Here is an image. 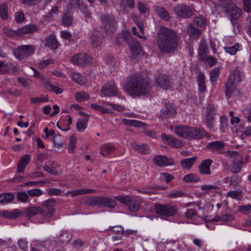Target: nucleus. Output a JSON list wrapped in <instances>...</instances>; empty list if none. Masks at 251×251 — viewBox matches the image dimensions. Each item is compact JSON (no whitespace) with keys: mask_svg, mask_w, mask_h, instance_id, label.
Listing matches in <instances>:
<instances>
[{"mask_svg":"<svg viewBox=\"0 0 251 251\" xmlns=\"http://www.w3.org/2000/svg\"><path fill=\"white\" fill-rule=\"evenodd\" d=\"M151 86L147 78L140 74L131 75L127 78L126 90L132 96H140L149 93Z\"/></svg>","mask_w":251,"mask_h":251,"instance_id":"nucleus-1","label":"nucleus"},{"mask_svg":"<svg viewBox=\"0 0 251 251\" xmlns=\"http://www.w3.org/2000/svg\"><path fill=\"white\" fill-rule=\"evenodd\" d=\"M176 34L172 30L162 27L158 33L157 44L160 51L169 53L175 50L177 47Z\"/></svg>","mask_w":251,"mask_h":251,"instance_id":"nucleus-2","label":"nucleus"},{"mask_svg":"<svg viewBox=\"0 0 251 251\" xmlns=\"http://www.w3.org/2000/svg\"><path fill=\"white\" fill-rule=\"evenodd\" d=\"M175 133L179 137L189 140L200 139L203 136L210 135L204 129L191 127L184 125H178L175 127Z\"/></svg>","mask_w":251,"mask_h":251,"instance_id":"nucleus-3","label":"nucleus"},{"mask_svg":"<svg viewBox=\"0 0 251 251\" xmlns=\"http://www.w3.org/2000/svg\"><path fill=\"white\" fill-rule=\"evenodd\" d=\"M154 211L162 219L167 220L168 217L175 216L177 209L176 206L170 204L157 203L154 205Z\"/></svg>","mask_w":251,"mask_h":251,"instance_id":"nucleus-4","label":"nucleus"},{"mask_svg":"<svg viewBox=\"0 0 251 251\" xmlns=\"http://www.w3.org/2000/svg\"><path fill=\"white\" fill-rule=\"evenodd\" d=\"M103 28L107 35L113 34L116 30V22L112 15H103L100 17Z\"/></svg>","mask_w":251,"mask_h":251,"instance_id":"nucleus-5","label":"nucleus"},{"mask_svg":"<svg viewBox=\"0 0 251 251\" xmlns=\"http://www.w3.org/2000/svg\"><path fill=\"white\" fill-rule=\"evenodd\" d=\"M227 155L233 159L230 164V170L234 174L239 173L242 168V158L239 152L234 151H230L227 153Z\"/></svg>","mask_w":251,"mask_h":251,"instance_id":"nucleus-6","label":"nucleus"},{"mask_svg":"<svg viewBox=\"0 0 251 251\" xmlns=\"http://www.w3.org/2000/svg\"><path fill=\"white\" fill-rule=\"evenodd\" d=\"M156 85L164 90L171 89L173 86V82L172 78L168 75L159 74L154 77Z\"/></svg>","mask_w":251,"mask_h":251,"instance_id":"nucleus-7","label":"nucleus"},{"mask_svg":"<svg viewBox=\"0 0 251 251\" xmlns=\"http://www.w3.org/2000/svg\"><path fill=\"white\" fill-rule=\"evenodd\" d=\"M115 199L121 203L127 205L129 209L132 212H137L140 209L139 201L129 196H117Z\"/></svg>","mask_w":251,"mask_h":251,"instance_id":"nucleus-8","label":"nucleus"},{"mask_svg":"<svg viewBox=\"0 0 251 251\" xmlns=\"http://www.w3.org/2000/svg\"><path fill=\"white\" fill-rule=\"evenodd\" d=\"M35 50V47L32 45H23L16 49L14 53L17 58L22 59L33 54Z\"/></svg>","mask_w":251,"mask_h":251,"instance_id":"nucleus-9","label":"nucleus"},{"mask_svg":"<svg viewBox=\"0 0 251 251\" xmlns=\"http://www.w3.org/2000/svg\"><path fill=\"white\" fill-rule=\"evenodd\" d=\"M225 12L230 17L231 20H236L241 15L242 10L234 4H225L223 6Z\"/></svg>","mask_w":251,"mask_h":251,"instance_id":"nucleus-10","label":"nucleus"},{"mask_svg":"<svg viewBox=\"0 0 251 251\" xmlns=\"http://www.w3.org/2000/svg\"><path fill=\"white\" fill-rule=\"evenodd\" d=\"M174 11L178 16L188 18L193 14V9L192 6L180 4L174 8Z\"/></svg>","mask_w":251,"mask_h":251,"instance_id":"nucleus-11","label":"nucleus"},{"mask_svg":"<svg viewBox=\"0 0 251 251\" xmlns=\"http://www.w3.org/2000/svg\"><path fill=\"white\" fill-rule=\"evenodd\" d=\"M56 203V200L54 199L51 198L46 200L41 203L42 207L44 210L43 215L45 217H50L55 212L54 206Z\"/></svg>","mask_w":251,"mask_h":251,"instance_id":"nucleus-12","label":"nucleus"},{"mask_svg":"<svg viewBox=\"0 0 251 251\" xmlns=\"http://www.w3.org/2000/svg\"><path fill=\"white\" fill-rule=\"evenodd\" d=\"M216 109L212 104H208L206 107V126L210 130L214 128V123L215 119Z\"/></svg>","mask_w":251,"mask_h":251,"instance_id":"nucleus-13","label":"nucleus"},{"mask_svg":"<svg viewBox=\"0 0 251 251\" xmlns=\"http://www.w3.org/2000/svg\"><path fill=\"white\" fill-rule=\"evenodd\" d=\"M101 92L105 97L115 96L117 95V88L113 81H109L102 86Z\"/></svg>","mask_w":251,"mask_h":251,"instance_id":"nucleus-14","label":"nucleus"},{"mask_svg":"<svg viewBox=\"0 0 251 251\" xmlns=\"http://www.w3.org/2000/svg\"><path fill=\"white\" fill-rule=\"evenodd\" d=\"M71 62L75 65H84L91 62V58L85 53H79L74 55L70 59Z\"/></svg>","mask_w":251,"mask_h":251,"instance_id":"nucleus-15","label":"nucleus"},{"mask_svg":"<svg viewBox=\"0 0 251 251\" xmlns=\"http://www.w3.org/2000/svg\"><path fill=\"white\" fill-rule=\"evenodd\" d=\"M244 78V72L236 67L232 70L228 78L236 83L241 82Z\"/></svg>","mask_w":251,"mask_h":251,"instance_id":"nucleus-16","label":"nucleus"},{"mask_svg":"<svg viewBox=\"0 0 251 251\" xmlns=\"http://www.w3.org/2000/svg\"><path fill=\"white\" fill-rule=\"evenodd\" d=\"M212 163V160L210 159L203 160L199 166L200 173L202 175H210L211 172L210 168Z\"/></svg>","mask_w":251,"mask_h":251,"instance_id":"nucleus-17","label":"nucleus"},{"mask_svg":"<svg viewBox=\"0 0 251 251\" xmlns=\"http://www.w3.org/2000/svg\"><path fill=\"white\" fill-rule=\"evenodd\" d=\"M154 164L160 167H165L173 164L172 159L168 158L163 155H157L153 158Z\"/></svg>","mask_w":251,"mask_h":251,"instance_id":"nucleus-18","label":"nucleus"},{"mask_svg":"<svg viewBox=\"0 0 251 251\" xmlns=\"http://www.w3.org/2000/svg\"><path fill=\"white\" fill-rule=\"evenodd\" d=\"M162 137L167 142L169 145L173 147L177 148L183 146L182 142L173 136L163 134Z\"/></svg>","mask_w":251,"mask_h":251,"instance_id":"nucleus-19","label":"nucleus"},{"mask_svg":"<svg viewBox=\"0 0 251 251\" xmlns=\"http://www.w3.org/2000/svg\"><path fill=\"white\" fill-rule=\"evenodd\" d=\"M30 156L29 154H25L20 158L17 166L18 172L22 173L24 172L25 168L30 162Z\"/></svg>","mask_w":251,"mask_h":251,"instance_id":"nucleus-20","label":"nucleus"},{"mask_svg":"<svg viewBox=\"0 0 251 251\" xmlns=\"http://www.w3.org/2000/svg\"><path fill=\"white\" fill-rule=\"evenodd\" d=\"M207 147L213 152L219 153L221 150L225 147V144L220 141H214L208 143Z\"/></svg>","mask_w":251,"mask_h":251,"instance_id":"nucleus-21","label":"nucleus"},{"mask_svg":"<svg viewBox=\"0 0 251 251\" xmlns=\"http://www.w3.org/2000/svg\"><path fill=\"white\" fill-rule=\"evenodd\" d=\"M175 113V108L170 104H167L164 108L161 109L160 111V116L162 118H170L173 116Z\"/></svg>","mask_w":251,"mask_h":251,"instance_id":"nucleus-22","label":"nucleus"},{"mask_svg":"<svg viewBox=\"0 0 251 251\" xmlns=\"http://www.w3.org/2000/svg\"><path fill=\"white\" fill-rule=\"evenodd\" d=\"M20 212L17 209L12 211H0V216L8 219H16L20 216Z\"/></svg>","mask_w":251,"mask_h":251,"instance_id":"nucleus-23","label":"nucleus"},{"mask_svg":"<svg viewBox=\"0 0 251 251\" xmlns=\"http://www.w3.org/2000/svg\"><path fill=\"white\" fill-rule=\"evenodd\" d=\"M135 39L132 38L131 34L128 31L124 32L122 35H119L116 37V40L117 44H121L122 41H126L129 44L134 40Z\"/></svg>","mask_w":251,"mask_h":251,"instance_id":"nucleus-24","label":"nucleus"},{"mask_svg":"<svg viewBox=\"0 0 251 251\" xmlns=\"http://www.w3.org/2000/svg\"><path fill=\"white\" fill-rule=\"evenodd\" d=\"M101 197H90L89 198H88V199L86 201L85 203V204L86 206L101 207Z\"/></svg>","mask_w":251,"mask_h":251,"instance_id":"nucleus-25","label":"nucleus"},{"mask_svg":"<svg viewBox=\"0 0 251 251\" xmlns=\"http://www.w3.org/2000/svg\"><path fill=\"white\" fill-rule=\"evenodd\" d=\"M132 147L134 150L141 154H147L150 152V148L147 144L138 145L135 143H132Z\"/></svg>","mask_w":251,"mask_h":251,"instance_id":"nucleus-26","label":"nucleus"},{"mask_svg":"<svg viewBox=\"0 0 251 251\" xmlns=\"http://www.w3.org/2000/svg\"><path fill=\"white\" fill-rule=\"evenodd\" d=\"M37 30V26L35 25L31 24L25 25L19 28L17 32L18 34H29L35 32Z\"/></svg>","mask_w":251,"mask_h":251,"instance_id":"nucleus-27","label":"nucleus"},{"mask_svg":"<svg viewBox=\"0 0 251 251\" xmlns=\"http://www.w3.org/2000/svg\"><path fill=\"white\" fill-rule=\"evenodd\" d=\"M10 71H16V68L14 65L10 63L4 64L2 62H0V74L9 73Z\"/></svg>","mask_w":251,"mask_h":251,"instance_id":"nucleus-28","label":"nucleus"},{"mask_svg":"<svg viewBox=\"0 0 251 251\" xmlns=\"http://www.w3.org/2000/svg\"><path fill=\"white\" fill-rule=\"evenodd\" d=\"M122 122L125 125L130 126H134L135 127H143L146 125L144 123L134 120L123 119L122 120Z\"/></svg>","mask_w":251,"mask_h":251,"instance_id":"nucleus-29","label":"nucleus"},{"mask_svg":"<svg viewBox=\"0 0 251 251\" xmlns=\"http://www.w3.org/2000/svg\"><path fill=\"white\" fill-rule=\"evenodd\" d=\"M128 45L130 48V51L133 55H137L140 53L141 51V46L139 42L135 39L132 40V42Z\"/></svg>","mask_w":251,"mask_h":251,"instance_id":"nucleus-30","label":"nucleus"},{"mask_svg":"<svg viewBox=\"0 0 251 251\" xmlns=\"http://www.w3.org/2000/svg\"><path fill=\"white\" fill-rule=\"evenodd\" d=\"M115 147L110 144H105L100 147V154L103 156L109 155L115 150Z\"/></svg>","mask_w":251,"mask_h":251,"instance_id":"nucleus-31","label":"nucleus"},{"mask_svg":"<svg viewBox=\"0 0 251 251\" xmlns=\"http://www.w3.org/2000/svg\"><path fill=\"white\" fill-rule=\"evenodd\" d=\"M101 206L108 207L113 208L116 206V201L109 197H101Z\"/></svg>","mask_w":251,"mask_h":251,"instance_id":"nucleus-32","label":"nucleus"},{"mask_svg":"<svg viewBox=\"0 0 251 251\" xmlns=\"http://www.w3.org/2000/svg\"><path fill=\"white\" fill-rule=\"evenodd\" d=\"M45 45L52 50H55L58 47V43L55 37L50 35L47 38Z\"/></svg>","mask_w":251,"mask_h":251,"instance_id":"nucleus-33","label":"nucleus"},{"mask_svg":"<svg viewBox=\"0 0 251 251\" xmlns=\"http://www.w3.org/2000/svg\"><path fill=\"white\" fill-rule=\"evenodd\" d=\"M236 87V83L228 78L226 86V96L227 98L231 97Z\"/></svg>","mask_w":251,"mask_h":251,"instance_id":"nucleus-34","label":"nucleus"},{"mask_svg":"<svg viewBox=\"0 0 251 251\" xmlns=\"http://www.w3.org/2000/svg\"><path fill=\"white\" fill-rule=\"evenodd\" d=\"M88 121V118L85 117L84 119H80L77 120L76 126L77 130L79 132H83L87 127V124Z\"/></svg>","mask_w":251,"mask_h":251,"instance_id":"nucleus-35","label":"nucleus"},{"mask_svg":"<svg viewBox=\"0 0 251 251\" xmlns=\"http://www.w3.org/2000/svg\"><path fill=\"white\" fill-rule=\"evenodd\" d=\"M44 211V209L40 207L29 206L26 209L27 214L29 216H33L38 213L43 214Z\"/></svg>","mask_w":251,"mask_h":251,"instance_id":"nucleus-36","label":"nucleus"},{"mask_svg":"<svg viewBox=\"0 0 251 251\" xmlns=\"http://www.w3.org/2000/svg\"><path fill=\"white\" fill-rule=\"evenodd\" d=\"M62 23L63 25L65 26L71 25L73 23V16L72 14L68 12L64 13L62 16Z\"/></svg>","mask_w":251,"mask_h":251,"instance_id":"nucleus-37","label":"nucleus"},{"mask_svg":"<svg viewBox=\"0 0 251 251\" xmlns=\"http://www.w3.org/2000/svg\"><path fill=\"white\" fill-rule=\"evenodd\" d=\"M120 6L124 11H127L128 8H133L134 1V0H121Z\"/></svg>","mask_w":251,"mask_h":251,"instance_id":"nucleus-38","label":"nucleus"},{"mask_svg":"<svg viewBox=\"0 0 251 251\" xmlns=\"http://www.w3.org/2000/svg\"><path fill=\"white\" fill-rule=\"evenodd\" d=\"M196 157H193L191 158L182 159L181 161V164L183 168L185 169H190L193 164L195 163Z\"/></svg>","mask_w":251,"mask_h":251,"instance_id":"nucleus-39","label":"nucleus"},{"mask_svg":"<svg viewBox=\"0 0 251 251\" xmlns=\"http://www.w3.org/2000/svg\"><path fill=\"white\" fill-rule=\"evenodd\" d=\"M72 238V234L67 231H64L61 233L59 237V240L62 243H68Z\"/></svg>","mask_w":251,"mask_h":251,"instance_id":"nucleus-40","label":"nucleus"},{"mask_svg":"<svg viewBox=\"0 0 251 251\" xmlns=\"http://www.w3.org/2000/svg\"><path fill=\"white\" fill-rule=\"evenodd\" d=\"M0 17L3 20H6L8 18L7 5L5 3L0 5Z\"/></svg>","mask_w":251,"mask_h":251,"instance_id":"nucleus-41","label":"nucleus"},{"mask_svg":"<svg viewBox=\"0 0 251 251\" xmlns=\"http://www.w3.org/2000/svg\"><path fill=\"white\" fill-rule=\"evenodd\" d=\"M59 8L58 6H54L50 11L46 15V18L49 20H54L58 13Z\"/></svg>","mask_w":251,"mask_h":251,"instance_id":"nucleus-42","label":"nucleus"},{"mask_svg":"<svg viewBox=\"0 0 251 251\" xmlns=\"http://www.w3.org/2000/svg\"><path fill=\"white\" fill-rule=\"evenodd\" d=\"M155 10L158 15L162 19L167 21L169 19V14L163 7L156 6Z\"/></svg>","mask_w":251,"mask_h":251,"instance_id":"nucleus-43","label":"nucleus"},{"mask_svg":"<svg viewBox=\"0 0 251 251\" xmlns=\"http://www.w3.org/2000/svg\"><path fill=\"white\" fill-rule=\"evenodd\" d=\"M14 196L11 193L0 194V203H8L12 201Z\"/></svg>","mask_w":251,"mask_h":251,"instance_id":"nucleus-44","label":"nucleus"},{"mask_svg":"<svg viewBox=\"0 0 251 251\" xmlns=\"http://www.w3.org/2000/svg\"><path fill=\"white\" fill-rule=\"evenodd\" d=\"M18 200L22 202H28L29 201V195L27 192H18L17 195Z\"/></svg>","mask_w":251,"mask_h":251,"instance_id":"nucleus-45","label":"nucleus"},{"mask_svg":"<svg viewBox=\"0 0 251 251\" xmlns=\"http://www.w3.org/2000/svg\"><path fill=\"white\" fill-rule=\"evenodd\" d=\"M183 180L188 183L196 182L200 180V178L196 174H190L184 176Z\"/></svg>","mask_w":251,"mask_h":251,"instance_id":"nucleus-46","label":"nucleus"},{"mask_svg":"<svg viewBox=\"0 0 251 251\" xmlns=\"http://www.w3.org/2000/svg\"><path fill=\"white\" fill-rule=\"evenodd\" d=\"M220 70L218 68H215L210 72V80L213 85L216 83V80L219 77Z\"/></svg>","mask_w":251,"mask_h":251,"instance_id":"nucleus-47","label":"nucleus"},{"mask_svg":"<svg viewBox=\"0 0 251 251\" xmlns=\"http://www.w3.org/2000/svg\"><path fill=\"white\" fill-rule=\"evenodd\" d=\"M52 142L54 146L58 148H63L64 145V141L62 139L60 135L54 136Z\"/></svg>","mask_w":251,"mask_h":251,"instance_id":"nucleus-48","label":"nucleus"},{"mask_svg":"<svg viewBox=\"0 0 251 251\" xmlns=\"http://www.w3.org/2000/svg\"><path fill=\"white\" fill-rule=\"evenodd\" d=\"M188 31L193 37H197L201 34L200 29L195 27L193 25L190 24L189 25Z\"/></svg>","mask_w":251,"mask_h":251,"instance_id":"nucleus-49","label":"nucleus"},{"mask_svg":"<svg viewBox=\"0 0 251 251\" xmlns=\"http://www.w3.org/2000/svg\"><path fill=\"white\" fill-rule=\"evenodd\" d=\"M198 79L199 90L201 92H204L206 89L204 75L202 74L199 75Z\"/></svg>","mask_w":251,"mask_h":251,"instance_id":"nucleus-50","label":"nucleus"},{"mask_svg":"<svg viewBox=\"0 0 251 251\" xmlns=\"http://www.w3.org/2000/svg\"><path fill=\"white\" fill-rule=\"evenodd\" d=\"M239 47V44L236 43L232 46L225 47L224 49L226 52L229 53L230 55H234L238 50Z\"/></svg>","mask_w":251,"mask_h":251,"instance_id":"nucleus-51","label":"nucleus"},{"mask_svg":"<svg viewBox=\"0 0 251 251\" xmlns=\"http://www.w3.org/2000/svg\"><path fill=\"white\" fill-rule=\"evenodd\" d=\"M76 142V138L75 136L72 135L70 137V142L68 146V151L70 153L74 152L75 148Z\"/></svg>","mask_w":251,"mask_h":251,"instance_id":"nucleus-52","label":"nucleus"},{"mask_svg":"<svg viewBox=\"0 0 251 251\" xmlns=\"http://www.w3.org/2000/svg\"><path fill=\"white\" fill-rule=\"evenodd\" d=\"M91 107L94 110L100 112L101 113H109L110 112L109 110L104 107L101 105H98L96 103H91Z\"/></svg>","mask_w":251,"mask_h":251,"instance_id":"nucleus-53","label":"nucleus"},{"mask_svg":"<svg viewBox=\"0 0 251 251\" xmlns=\"http://www.w3.org/2000/svg\"><path fill=\"white\" fill-rule=\"evenodd\" d=\"M226 196L237 200H240L242 198V193L237 191H230L227 193Z\"/></svg>","mask_w":251,"mask_h":251,"instance_id":"nucleus-54","label":"nucleus"},{"mask_svg":"<svg viewBox=\"0 0 251 251\" xmlns=\"http://www.w3.org/2000/svg\"><path fill=\"white\" fill-rule=\"evenodd\" d=\"M185 217L189 219H192L198 216L197 211L195 209H187L185 213Z\"/></svg>","mask_w":251,"mask_h":251,"instance_id":"nucleus-55","label":"nucleus"},{"mask_svg":"<svg viewBox=\"0 0 251 251\" xmlns=\"http://www.w3.org/2000/svg\"><path fill=\"white\" fill-rule=\"evenodd\" d=\"M137 7L142 14H145L149 9V7L146 3L139 1L137 2Z\"/></svg>","mask_w":251,"mask_h":251,"instance_id":"nucleus-56","label":"nucleus"},{"mask_svg":"<svg viewBox=\"0 0 251 251\" xmlns=\"http://www.w3.org/2000/svg\"><path fill=\"white\" fill-rule=\"evenodd\" d=\"M29 196L38 197L43 194V191L40 189H33L27 191Z\"/></svg>","mask_w":251,"mask_h":251,"instance_id":"nucleus-57","label":"nucleus"},{"mask_svg":"<svg viewBox=\"0 0 251 251\" xmlns=\"http://www.w3.org/2000/svg\"><path fill=\"white\" fill-rule=\"evenodd\" d=\"M91 39L92 42V46L94 48H97L101 43V39L99 38L97 34H93L91 37Z\"/></svg>","mask_w":251,"mask_h":251,"instance_id":"nucleus-58","label":"nucleus"},{"mask_svg":"<svg viewBox=\"0 0 251 251\" xmlns=\"http://www.w3.org/2000/svg\"><path fill=\"white\" fill-rule=\"evenodd\" d=\"M72 77L74 80L77 83L83 84L84 83V77L77 73H73L72 74Z\"/></svg>","mask_w":251,"mask_h":251,"instance_id":"nucleus-59","label":"nucleus"},{"mask_svg":"<svg viewBox=\"0 0 251 251\" xmlns=\"http://www.w3.org/2000/svg\"><path fill=\"white\" fill-rule=\"evenodd\" d=\"M195 24L200 27H204L206 25V20L202 17H197L195 19Z\"/></svg>","mask_w":251,"mask_h":251,"instance_id":"nucleus-60","label":"nucleus"},{"mask_svg":"<svg viewBox=\"0 0 251 251\" xmlns=\"http://www.w3.org/2000/svg\"><path fill=\"white\" fill-rule=\"evenodd\" d=\"M161 178L162 180H164L166 183H169L170 181L174 179L175 177L169 173H163L161 174Z\"/></svg>","mask_w":251,"mask_h":251,"instance_id":"nucleus-61","label":"nucleus"},{"mask_svg":"<svg viewBox=\"0 0 251 251\" xmlns=\"http://www.w3.org/2000/svg\"><path fill=\"white\" fill-rule=\"evenodd\" d=\"M75 98L78 101H82L84 100L88 99L89 95L85 92L77 93L75 95Z\"/></svg>","mask_w":251,"mask_h":251,"instance_id":"nucleus-62","label":"nucleus"},{"mask_svg":"<svg viewBox=\"0 0 251 251\" xmlns=\"http://www.w3.org/2000/svg\"><path fill=\"white\" fill-rule=\"evenodd\" d=\"M243 10L248 12H251V0H243Z\"/></svg>","mask_w":251,"mask_h":251,"instance_id":"nucleus-63","label":"nucleus"},{"mask_svg":"<svg viewBox=\"0 0 251 251\" xmlns=\"http://www.w3.org/2000/svg\"><path fill=\"white\" fill-rule=\"evenodd\" d=\"M81 11L85 14V16L87 18H90L91 16V13L88 10L87 5L82 3L80 6L78 7Z\"/></svg>","mask_w":251,"mask_h":251,"instance_id":"nucleus-64","label":"nucleus"}]
</instances>
